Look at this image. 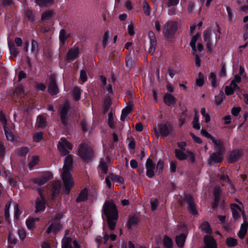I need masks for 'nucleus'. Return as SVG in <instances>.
<instances>
[{
	"label": "nucleus",
	"mask_w": 248,
	"mask_h": 248,
	"mask_svg": "<svg viewBox=\"0 0 248 248\" xmlns=\"http://www.w3.org/2000/svg\"><path fill=\"white\" fill-rule=\"evenodd\" d=\"M73 159L71 155L65 157L62 170V178L64 185V191L66 194L70 193V190L73 186L74 182L72 177L71 170L72 169Z\"/></svg>",
	"instance_id": "f257e3e1"
},
{
	"label": "nucleus",
	"mask_w": 248,
	"mask_h": 248,
	"mask_svg": "<svg viewBox=\"0 0 248 248\" xmlns=\"http://www.w3.org/2000/svg\"><path fill=\"white\" fill-rule=\"evenodd\" d=\"M102 211V217L106 216L109 228L111 230H114L118 218L116 205L111 202H106L103 205Z\"/></svg>",
	"instance_id": "f03ea898"
},
{
	"label": "nucleus",
	"mask_w": 248,
	"mask_h": 248,
	"mask_svg": "<svg viewBox=\"0 0 248 248\" xmlns=\"http://www.w3.org/2000/svg\"><path fill=\"white\" fill-rule=\"evenodd\" d=\"M220 29L218 27L216 31L212 29H208L205 30L203 34V37L204 42L206 43V46L210 52L212 50V46L214 39L216 41L220 38Z\"/></svg>",
	"instance_id": "7ed1b4c3"
},
{
	"label": "nucleus",
	"mask_w": 248,
	"mask_h": 248,
	"mask_svg": "<svg viewBox=\"0 0 248 248\" xmlns=\"http://www.w3.org/2000/svg\"><path fill=\"white\" fill-rule=\"evenodd\" d=\"M78 155L85 161H91L93 156V151L90 146L86 144H81L78 149Z\"/></svg>",
	"instance_id": "20e7f679"
},
{
	"label": "nucleus",
	"mask_w": 248,
	"mask_h": 248,
	"mask_svg": "<svg viewBox=\"0 0 248 248\" xmlns=\"http://www.w3.org/2000/svg\"><path fill=\"white\" fill-rule=\"evenodd\" d=\"M201 134L202 136L208 139H210L213 143L214 144V148L215 150L220 153L224 152V148L223 147V143L220 140H217L212 136L210 134L206 131L202 129L200 131Z\"/></svg>",
	"instance_id": "39448f33"
},
{
	"label": "nucleus",
	"mask_w": 248,
	"mask_h": 248,
	"mask_svg": "<svg viewBox=\"0 0 248 248\" xmlns=\"http://www.w3.org/2000/svg\"><path fill=\"white\" fill-rule=\"evenodd\" d=\"M177 29V24L176 22L170 21L166 23L163 29V33L166 38H171L175 33Z\"/></svg>",
	"instance_id": "423d86ee"
},
{
	"label": "nucleus",
	"mask_w": 248,
	"mask_h": 248,
	"mask_svg": "<svg viewBox=\"0 0 248 248\" xmlns=\"http://www.w3.org/2000/svg\"><path fill=\"white\" fill-rule=\"evenodd\" d=\"M58 148L62 155H65L72 149L73 146L65 138H62L58 142Z\"/></svg>",
	"instance_id": "0eeeda50"
},
{
	"label": "nucleus",
	"mask_w": 248,
	"mask_h": 248,
	"mask_svg": "<svg viewBox=\"0 0 248 248\" xmlns=\"http://www.w3.org/2000/svg\"><path fill=\"white\" fill-rule=\"evenodd\" d=\"M155 132L157 136L166 137L168 136L171 130V127L170 124H161L155 128Z\"/></svg>",
	"instance_id": "6e6552de"
},
{
	"label": "nucleus",
	"mask_w": 248,
	"mask_h": 248,
	"mask_svg": "<svg viewBox=\"0 0 248 248\" xmlns=\"http://www.w3.org/2000/svg\"><path fill=\"white\" fill-rule=\"evenodd\" d=\"M243 207L242 204L240 202V205L236 203H233L231 205V209L232 211V217L235 220H237L240 217L241 215L243 216L244 211L242 209Z\"/></svg>",
	"instance_id": "1a4fd4ad"
},
{
	"label": "nucleus",
	"mask_w": 248,
	"mask_h": 248,
	"mask_svg": "<svg viewBox=\"0 0 248 248\" xmlns=\"http://www.w3.org/2000/svg\"><path fill=\"white\" fill-rule=\"evenodd\" d=\"M52 178V174L49 172H46L44 173L39 177L34 179V183L38 185L41 186L46 183Z\"/></svg>",
	"instance_id": "9d476101"
},
{
	"label": "nucleus",
	"mask_w": 248,
	"mask_h": 248,
	"mask_svg": "<svg viewBox=\"0 0 248 248\" xmlns=\"http://www.w3.org/2000/svg\"><path fill=\"white\" fill-rule=\"evenodd\" d=\"M243 223L241 225L240 229L238 232V236L240 239H243L247 232L248 229V221H247L245 213H243Z\"/></svg>",
	"instance_id": "9b49d317"
},
{
	"label": "nucleus",
	"mask_w": 248,
	"mask_h": 248,
	"mask_svg": "<svg viewBox=\"0 0 248 248\" xmlns=\"http://www.w3.org/2000/svg\"><path fill=\"white\" fill-rule=\"evenodd\" d=\"M70 108V104L68 102H66L64 104L62 105L60 107V113L61 116L62 122L65 124H67L68 119L67 114Z\"/></svg>",
	"instance_id": "f8f14e48"
},
{
	"label": "nucleus",
	"mask_w": 248,
	"mask_h": 248,
	"mask_svg": "<svg viewBox=\"0 0 248 248\" xmlns=\"http://www.w3.org/2000/svg\"><path fill=\"white\" fill-rule=\"evenodd\" d=\"M146 175L149 178H152L155 175V166L152 160L148 158L146 162Z\"/></svg>",
	"instance_id": "ddd939ff"
},
{
	"label": "nucleus",
	"mask_w": 248,
	"mask_h": 248,
	"mask_svg": "<svg viewBox=\"0 0 248 248\" xmlns=\"http://www.w3.org/2000/svg\"><path fill=\"white\" fill-rule=\"evenodd\" d=\"M48 90L52 95L58 93V88L55 82V76L54 75H51L49 77Z\"/></svg>",
	"instance_id": "4468645a"
},
{
	"label": "nucleus",
	"mask_w": 248,
	"mask_h": 248,
	"mask_svg": "<svg viewBox=\"0 0 248 248\" xmlns=\"http://www.w3.org/2000/svg\"><path fill=\"white\" fill-rule=\"evenodd\" d=\"M62 229V226L60 223L59 220L58 218L55 219L51 223L47 228V232L50 233L51 232L56 233Z\"/></svg>",
	"instance_id": "2eb2a0df"
},
{
	"label": "nucleus",
	"mask_w": 248,
	"mask_h": 248,
	"mask_svg": "<svg viewBox=\"0 0 248 248\" xmlns=\"http://www.w3.org/2000/svg\"><path fill=\"white\" fill-rule=\"evenodd\" d=\"M148 37L150 39V51L153 54L156 48L157 40L155 33L152 31L149 32Z\"/></svg>",
	"instance_id": "dca6fc26"
},
{
	"label": "nucleus",
	"mask_w": 248,
	"mask_h": 248,
	"mask_svg": "<svg viewBox=\"0 0 248 248\" xmlns=\"http://www.w3.org/2000/svg\"><path fill=\"white\" fill-rule=\"evenodd\" d=\"M185 200L188 205V209L193 215H196L197 211L195 208V204L194 203L193 199L190 195H186Z\"/></svg>",
	"instance_id": "f3484780"
},
{
	"label": "nucleus",
	"mask_w": 248,
	"mask_h": 248,
	"mask_svg": "<svg viewBox=\"0 0 248 248\" xmlns=\"http://www.w3.org/2000/svg\"><path fill=\"white\" fill-rule=\"evenodd\" d=\"M40 195V197L37 198L36 201V212L43 211L46 208L45 199L41 193Z\"/></svg>",
	"instance_id": "a211bd4d"
},
{
	"label": "nucleus",
	"mask_w": 248,
	"mask_h": 248,
	"mask_svg": "<svg viewBox=\"0 0 248 248\" xmlns=\"http://www.w3.org/2000/svg\"><path fill=\"white\" fill-rule=\"evenodd\" d=\"M205 246L204 248H217V244L214 238L210 235H206L204 238Z\"/></svg>",
	"instance_id": "6ab92c4d"
},
{
	"label": "nucleus",
	"mask_w": 248,
	"mask_h": 248,
	"mask_svg": "<svg viewBox=\"0 0 248 248\" xmlns=\"http://www.w3.org/2000/svg\"><path fill=\"white\" fill-rule=\"evenodd\" d=\"M79 49L78 47H74L70 49L67 53V59L73 61L78 57Z\"/></svg>",
	"instance_id": "aec40b11"
},
{
	"label": "nucleus",
	"mask_w": 248,
	"mask_h": 248,
	"mask_svg": "<svg viewBox=\"0 0 248 248\" xmlns=\"http://www.w3.org/2000/svg\"><path fill=\"white\" fill-rule=\"evenodd\" d=\"M221 153H222L217 152L211 154L209 159V164H211L212 162H220L222 159V155Z\"/></svg>",
	"instance_id": "412c9836"
},
{
	"label": "nucleus",
	"mask_w": 248,
	"mask_h": 248,
	"mask_svg": "<svg viewBox=\"0 0 248 248\" xmlns=\"http://www.w3.org/2000/svg\"><path fill=\"white\" fill-rule=\"evenodd\" d=\"M163 100L165 103L168 106L174 105L176 102V99L170 94H165Z\"/></svg>",
	"instance_id": "4be33fe9"
},
{
	"label": "nucleus",
	"mask_w": 248,
	"mask_h": 248,
	"mask_svg": "<svg viewBox=\"0 0 248 248\" xmlns=\"http://www.w3.org/2000/svg\"><path fill=\"white\" fill-rule=\"evenodd\" d=\"M39 220L38 217H30L26 221V224L29 230H33L35 228V222Z\"/></svg>",
	"instance_id": "5701e85b"
},
{
	"label": "nucleus",
	"mask_w": 248,
	"mask_h": 248,
	"mask_svg": "<svg viewBox=\"0 0 248 248\" xmlns=\"http://www.w3.org/2000/svg\"><path fill=\"white\" fill-rule=\"evenodd\" d=\"M239 89L237 85H234L233 83H231L229 86H226L225 89V93L228 95H231L233 94L234 91Z\"/></svg>",
	"instance_id": "b1692460"
},
{
	"label": "nucleus",
	"mask_w": 248,
	"mask_h": 248,
	"mask_svg": "<svg viewBox=\"0 0 248 248\" xmlns=\"http://www.w3.org/2000/svg\"><path fill=\"white\" fill-rule=\"evenodd\" d=\"M241 152L238 150L233 151L230 155V159L232 162L237 161L241 156Z\"/></svg>",
	"instance_id": "393cba45"
},
{
	"label": "nucleus",
	"mask_w": 248,
	"mask_h": 248,
	"mask_svg": "<svg viewBox=\"0 0 248 248\" xmlns=\"http://www.w3.org/2000/svg\"><path fill=\"white\" fill-rule=\"evenodd\" d=\"M243 21L245 23L243 30L244 31V38L246 40L248 39V15L243 18Z\"/></svg>",
	"instance_id": "a878e982"
},
{
	"label": "nucleus",
	"mask_w": 248,
	"mask_h": 248,
	"mask_svg": "<svg viewBox=\"0 0 248 248\" xmlns=\"http://www.w3.org/2000/svg\"><path fill=\"white\" fill-rule=\"evenodd\" d=\"M208 79L210 81L212 87H216L218 85L219 81L217 80L216 75L214 73L211 72L209 74Z\"/></svg>",
	"instance_id": "bb28decb"
},
{
	"label": "nucleus",
	"mask_w": 248,
	"mask_h": 248,
	"mask_svg": "<svg viewBox=\"0 0 248 248\" xmlns=\"http://www.w3.org/2000/svg\"><path fill=\"white\" fill-rule=\"evenodd\" d=\"M37 124L38 127L45 128L46 126V118L42 115H39L37 118Z\"/></svg>",
	"instance_id": "cd10ccee"
},
{
	"label": "nucleus",
	"mask_w": 248,
	"mask_h": 248,
	"mask_svg": "<svg viewBox=\"0 0 248 248\" xmlns=\"http://www.w3.org/2000/svg\"><path fill=\"white\" fill-rule=\"evenodd\" d=\"M199 115L197 112H196L192 121L193 127L196 130H199L201 128V125L199 122Z\"/></svg>",
	"instance_id": "c85d7f7f"
},
{
	"label": "nucleus",
	"mask_w": 248,
	"mask_h": 248,
	"mask_svg": "<svg viewBox=\"0 0 248 248\" xmlns=\"http://www.w3.org/2000/svg\"><path fill=\"white\" fill-rule=\"evenodd\" d=\"M88 198V190L86 188L84 189L81 191L77 199V202H83L87 199Z\"/></svg>",
	"instance_id": "c756f323"
},
{
	"label": "nucleus",
	"mask_w": 248,
	"mask_h": 248,
	"mask_svg": "<svg viewBox=\"0 0 248 248\" xmlns=\"http://www.w3.org/2000/svg\"><path fill=\"white\" fill-rule=\"evenodd\" d=\"M201 38V35L199 34H196L195 35L192 36L191 42L190 43V46L191 47L192 50L194 51H197L196 43L198 39Z\"/></svg>",
	"instance_id": "7c9ffc66"
},
{
	"label": "nucleus",
	"mask_w": 248,
	"mask_h": 248,
	"mask_svg": "<svg viewBox=\"0 0 248 248\" xmlns=\"http://www.w3.org/2000/svg\"><path fill=\"white\" fill-rule=\"evenodd\" d=\"M71 239L64 237L62 240V248H72Z\"/></svg>",
	"instance_id": "2f4dec72"
},
{
	"label": "nucleus",
	"mask_w": 248,
	"mask_h": 248,
	"mask_svg": "<svg viewBox=\"0 0 248 248\" xmlns=\"http://www.w3.org/2000/svg\"><path fill=\"white\" fill-rule=\"evenodd\" d=\"M186 238L185 234H181L176 237V242L178 246L182 247L184 245Z\"/></svg>",
	"instance_id": "473e14b6"
},
{
	"label": "nucleus",
	"mask_w": 248,
	"mask_h": 248,
	"mask_svg": "<svg viewBox=\"0 0 248 248\" xmlns=\"http://www.w3.org/2000/svg\"><path fill=\"white\" fill-rule=\"evenodd\" d=\"M204 83V76L203 74L200 72L198 74V77L196 79L195 84L199 87L202 86Z\"/></svg>",
	"instance_id": "72a5a7b5"
},
{
	"label": "nucleus",
	"mask_w": 248,
	"mask_h": 248,
	"mask_svg": "<svg viewBox=\"0 0 248 248\" xmlns=\"http://www.w3.org/2000/svg\"><path fill=\"white\" fill-rule=\"evenodd\" d=\"M53 15V11L48 10L44 12L42 15V19L44 21H46L49 20Z\"/></svg>",
	"instance_id": "f704fd0d"
},
{
	"label": "nucleus",
	"mask_w": 248,
	"mask_h": 248,
	"mask_svg": "<svg viewBox=\"0 0 248 248\" xmlns=\"http://www.w3.org/2000/svg\"><path fill=\"white\" fill-rule=\"evenodd\" d=\"M175 154L176 157L180 160H183L187 159L186 154H185L182 151L176 149L175 151Z\"/></svg>",
	"instance_id": "c9c22d12"
},
{
	"label": "nucleus",
	"mask_w": 248,
	"mask_h": 248,
	"mask_svg": "<svg viewBox=\"0 0 248 248\" xmlns=\"http://www.w3.org/2000/svg\"><path fill=\"white\" fill-rule=\"evenodd\" d=\"M221 194V190L219 187H216L214 190L215 204L217 205L220 199V196Z\"/></svg>",
	"instance_id": "e433bc0d"
},
{
	"label": "nucleus",
	"mask_w": 248,
	"mask_h": 248,
	"mask_svg": "<svg viewBox=\"0 0 248 248\" xmlns=\"http://www.w3.org/2000/svg\"><path fill=\"white\" fill-rule=\"evenodd\" d=\"M29 148L27 147H22L18 148L16 150V153L17 155L21 156H25L29 152Z\"/></svg>",
	"instance_id": "4c0bfd02"
},
{
	"label": "nucleus",
	"mask_w": 248,
	"mask_h": 248,
	"mask_svg": "<svg viewBox=\"0 0 248 248\" xmlns=\"http://www.w3.org/2000/svg\"><path fill=\"white\" fill-rule=\"evenodd\" d=\"M39 162V158L38 156H33L29 163V168L31 170L36 166Z\"/></svg>",
	"instance_id": "58836bf2"
},
{
	"label": "nucleus",
	"mask_w": 248,
	"mask_h": 248,
	"mask_svg": "<svg viewBox=\"0 0 248 248\" xmlns=\"http://www.w3.org/2000/svg\"><path fill=\"white\" fill-rule=\"evenodd\" d=\"M36 3L39 6H46L53 4L54 0H36Z\"/></svg>",
	"instance_id": "ea45409f"
},
{
	"label": "nucleus",
	"mask_w": 248,
	"mask_h": 248,
	"mask_svg": "<svg viewBox=\"0 0 248 248\" xmlns=\"http://www.w3.org/2000/svg\"><path fill=\"white\" fill-rule=\"evenodd\" d=\"M142 8L145 15L147 16H150L151 14V8L146 0H144L143 2Z\"/></svg>",
	"instance_id": "a19ab883"
},
{
	"label": "nucleus",
	"mask_w": 248,
	"mask_h": 248,
	"mask_svg": "<svg viewBox=\"0 0 248 248\" xmlns=\"http://www.w3.org/2000/svg\"><path fill=\"white\" fill-rule=\"evenodd\" d=\"M81 91L78 87H75L73 90L72 96L74 100H78L80 98Z\"/></svg>",
	"instance_id": "79ce46f5"
},
{
	"label": "nucleus",
	"mask_w": 248,
	"mask_h": 248,
	"mask_svg": "<svg viewBox=\"0 0 248 248\" xmlns=\"http://www.w3.org/2000/svg\"><path fill=\"white\" fill-rule=\"evenodd\" d=\"M202 230L207 233H212V230L210 228V225L208 222H205L201 225Z\"/></svg>",
	"instance_id": "37998d69"
},
{
	"label": "nucleus",
	"mask_w": 248,
	"mask_h": 248,
	"mask_svg": "<svg viewBox=\"0 0 248 248\" xmlns=\"http://www.w3.org/2000/svg\"><path fill=\"white\" fill-rule=\"evenodd\" d=\"M4 130L7 140L9 141H13L14 139V136L12 132L6 126H4Z\"/></svg>",
	"instance_id": "c03bdc74"
},
{
	"label": "nucleus",
	"mask_w": 248,
	"mask_h": 248,
	"mask_svg": "<svg viewBox=\"0 0 248 248\" xmlns=\"http://www.w3.org/2000/svg\"><path fill=\"white\" fill-rule=\"evenodd\" d=\"M201 113L202 117L204 118L205 123H209L211 120L210 116L208 113L206 112L205 108H201Z\"/></svg>",
	"instance_id": "a18cd8bd"
},
{
	"label": "nucleus",
	"mask_w": 248,
	"mask_h": 248,
	"mask_svg": "<svg viewBox=\"0 0 248 248\" xmlns=\"http://www.w3.org/2000/svg\"><path fill=\"white\" fill-rule=\"evenodd\" d=\"M109 177L112 181L119 184H122L124 181V179L122 177L115 174H110Z\"/></svg>",
	"instance_id": "49530a36"
},
{
	"label": "nucleus",
	"mask_w": 248,
	"mask_h": 248,
	"mask_svg": "<svg viewBox=\"0 0 248 248\" xmlns=\"http://www.w3.org/2000/svg\"><path fill=\"white\" fill-rule=\"evenodd\" d=\"M8 47L11 55L13 57H16L18 53L17 49L15 47L14 45H11L10 43H8Z\"/></svg>",
	"instance_id": "de8ad7c7"
},
{
	"label": "nucleus",
	"mask_w": 248,
	"mask_h": 248,
	"mask_svg": "<svg viewBox=\"0 0 248 248\" xmlns=\"http://www.w3.org/2000/svg\"><path fill=\"white\" fill-rule=\"evenodd\" d=\"M226 243L228 247H233L237 245V240L235 238L229 237L226 239Z\"/></svg>",
	"instance_id": "09e8293b"
},
{
	"label": "nucleus",
	"mask_w": 248,
	"mask_h": 248,
	"mask_svg": "<svg viewBox=\"0 0 248 248\" xmlns=\"http://www.w3.org/2000/svg\"><path fill=\"white\" fill-rule=\"evenodd\" d=\"M164 168V163L161 160H159L156 165L155 168V172L158 174H160L163 172Z\"/></svg>",
	"instance_id": "8fccbe9b"
},
{
	"label": "nucleus",
	"mask_w": 248,
	"mask_h": 248,
	"mask_svg": "<svg viewBox=\"0 0 248 248\" xmlns=\"http://www.w3.org/2000/svg\"><path fill=\"white\" fill-rule=\"evenodd\" d=\"M66 38L67 34L65 31L63 29L61 30L60 32L59 35L60 43L61 44H64L66 41Z\"/></svg>",
	"instance_id": "3c124183"
},
{
	"label": "nucleus",
	"mask_w": 248,
	"mask_h": 248,
	"mask_svg": "<svg viewBox=\"0 0 248 248\" xmlns=\"http://www.w3.org/2000/svg\"><path fill=\"white\" fill-rule=\"evenodd\" d=\"M163 243L164 246L167 248H171L172 247V241L171 239L167 236H165L164 238Z\"/></svg>",
	"instance_id": "603ef678"
},
{
	"label": "nucleus",
	"mask_w": 248,
	"mask_h": 248,
	"mask_svg": "<svg viewBox=\"0 0 248 248\" xmlns=\"http://www.w3.org/2000/svg\"><path fill=\"white\" fill-rule=\"evenodd\" d=\"M21 212L22 211L20 206L18 204H16L15 206L14 213V217L16 219H18L19 218Z\"/></svg>",
	"instance_id": "864d4df0"
},
{
	"label": "nucleus",
	"mask_w": 248,
	"mask_h": 248,
	"mask_svg": "<svg viewBox=\"0 0 248 248\" xmlns=\"http://www.w3.org/2000/svg\"><path fill=\"white\" fill-rule=\"evenodd\" d=\"M33 141L36 142L40 141L43 139V132H36L33 136Z\"/></svg>",
	"instance_id": "5fc2aeb1"
},
{
	"label": "nucleus",
	"mask_w": 248,
	"mask_h": 248,
	"mask_svg": "<svg viewBox=\"0 0 248 248\" xmlns=\"http://www.w3.org/2000/svg\"><path fill=\"white\" fill-rule=\"evenodd\" d=\"M11 206V202H9L5 205V217L7 221H9L10 213L9 209Z\"/></svg>",
	"instance_id": "6e6d98bb"
},
{
	"label": "nucleus",
	"mask_w": 248,
	"mask_h": 248,
	"mask_svg": "<svg viewBox=\"0 0 248 248\" xmlns=\"http://www.w3.org/2000/svg\"><path fill=\"white\" fill-rule=\"evenodd\" d=\"M217 178L219 180L220 182L223 184L224 183H229L230 180L227 175L224 174H218L217 175Z\"/></svg>",
	"instance_id": "4d7b16f0"
},
{
	"label": "nucleus",
	"mask_w": 248,
	"mask_h": 248,
	"mask_svg": "<svg viewBox=\"0 0 248 248\" xmlns=\"http://www.w3.org/2000/svg\"><path fill=\"white\" fill-rule=\"evenodd\" d=\"M61 187V183L60 181H56L53 184V192L55 194L59 192Z\"/></svg>",
	"instance_id": "13d9d810"
},
{
	"label": "nucleus",
	"mask_w": 248,
	"mask_h": 248,
	"mask_svg": "<svg viewBox=\"0 0 248 248\" xmlns=\"http://www.w3.org/2000/svg\"><path fill=\"white\" fill-rule=\"evenodd\" d=\"M99 167L100 168V169H101V170L103 171V172H104L105 173H107L108 168L103 159H101L99 163Z\"/></svg>",
	"instance_id": "bf43d9fd"
},
{
	"label": "nucleus",
	"mask_w": 248,
	"mask_h": 248,
	"mask_svg": "<svg viewBox=\"0 0 248 248\" xmlns=\"http://www.w3.org/2000/svg\"><path fill=\"white\" fill-rule=\"evenodd\" d=\"M226 10L228 14V19L230 21L233 22L235 20V16L233 14L232 11L228 7H226Z\"/></svg>",
	"instance_id": "052dcab7"
},
{
	"label": "nucleus",
	"mask_w": 248,
	"mask_h": 248,
	"mask_svg": "<svg viewBox=\"0 0 248 248\" xmlns=\"http://www.w3.org/2000/svg\"><path fill=\"white\" fill-rule=\"evenodd\" d=\"M179 0H168L166 3V6L168 7L176 6L178 4Z\"/></svg>",
	"instance_id": "680f3d73"
},
{
	"label": "nucleus",
	"mask_w": 248,
	"mask_h": 248,
	"mask_svg": "<svg viewBox=\"0 0 248 248\" xmlns=\"http://www.w3.org/2000/svg\"><path fill=\"white\" fill-rule=\"evenodd\" d=\"M38 51V44L36 41L32 40L31 41V51L33 53L36 54Z\"/></svg>",
	"instance_id": "e2e57ef3"
},
{
	"label": "nucleus",
	"mask_w": 248,
	"mask_h": 248,
	"mask_svg": "<svg viewBox=\"0 0 248 248\" xmlns=\"http://www.w3.org/2000/svg\"><path fill=\"white\" fill-rule=\"evenodd\" d=\"M113 114L112 112H110L108 113V124L109 126L112 128H113L114 127V124L113 122Z\"/></svg>",
	"instance_id": "0e129e2a"
},
{
	"label": "nucleus",
	"mask_w": 248,
	"mask_h": 248,
	"mask_svg": "<svg viewBox=\"0 0 248 248\" xmlns=\"http://www.w3.org/2000/svg\"><path fill=\"white\" fill-rule=\"evenodd\" d=\"M87 80V77L86 72L84 70L80 71V80L82 83H84Z\"/></svg>",
	"instance_id": "69168bd1"
},
{
	"label": "nucleus",
	"mask_w": 248,
	"mask_h": 248,
	"mask_svg": "<svg viewBox=\"0 0 248 248\" xmlns=\"http://www.w3.org/2000/svg\"><path fill=\"white\" fill-rule=\"evenodd\" d=\"M19 237L21 240H24L26 237V231L23 229H20L18 230Z\"/></svg>",
	"instance_id": "338daca9"
},
{
	"label": "nucleus",
	"mask_w": 248,
	"mask_h": 248,
	"mask_svg": "<svg viewBox=\"0 0 248 248\" xmlns=\"http://www.w3.org/2000/svg\"><path fill=\"white\" fill-rule=\"evenodd\" d=\"M138 222V219L136 217H132L130 218L128 223L129 227H131L135 224H137Z\"/></svg>",
	"instance_id": "774afa93"
}]
</instances>
